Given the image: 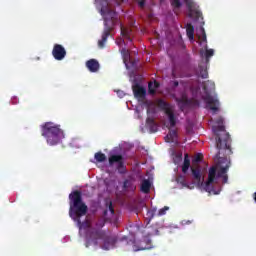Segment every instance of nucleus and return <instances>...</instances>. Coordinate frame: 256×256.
Masks as SVG:
<instances>
[{"label":"nucleus","instance_id":"obj_39","mask_svg":"<svg viewBox=\"0 0 256 256\" xmlns=\"http://www.w3.org/2000/svg\"><path fill=\"white\" fill-rule=\"evenodd\" d=\"M119 95H123V92H120V94Z\"/></svg>","mask_w":256,"mask_h":256},{"label":"nucleus","instance_id":"obj_21","mask_svg":"<svg viewBox=\"0 0 256 256\" xmlns=\"http://www.w3.org/2000/svg\"><path fill=\"white\" fill-rule=\"evenodd\" d=\"M176 182L179 185H182V187H187L188 189H190L189 184L187 183V178L184 175H178L176 177Z\"/></svg>","mask_w":256,"mask_h":256},{"label":"nucleus","instance_id":"obj_1","mask_svg":"<svg viewBox=\"0 0 256 256\" xmlns=\"http://www.w3.org/2000/svg\"><path fill=\"white\" fill-rule=\"evenodd\" d=\"M217 126H213L212 130L216 136V148L218 150L215 155V159L218 160L217 166H212L208 170V179L204 185V190L206 193H211L213 195H219L221 190L215 189L214 185H219V179H222V184L225 185L229 182V175H227L229 168L231 167V159L227 158L229 155H233V150L231 149V136L225 130L223 125V117L216 119Z\"/></svg>","mask_w":256,"mask_h":256},{"label":"nucleus","instance_id":"obj_7","mask_svg":"<svg viewBox=\"0 0 256 256\" xmlns=\"http://www.w3.org/2000/svg\"><path fill=\"white\" fill-rule=\"evenodd\" d=\"M188 9V17L195 19V21L203 20V13L199 10V6L195 3V0H184Z\"/></svg>","mask_w":256,"mask_h":256},{"label":"nucleus","instance_id":"obj_14","mask_svg":"<svg viewBox=\"0 0 256 256\" xmlns=\"http://www.w3.org/2000/svg\"><path fill=\"white\" fill-rule=\"evenodd\" d=\"M166 141L167 143H177V130H169Z\"/></svg>","mask_w":256,"mask_h":256},{"label":"nucleus","instance_id":"obj_16","mask_svg":"<svg viewBox=\"0 0 256 256\" xmlns=\"http://www.w3.org/2000/svg\"><path fill=\"white\" fill-rule=\"evenodd\" d=\"M189 167H191V159H189V154L184 155V162L182 165V173H187L189 171Z\"/></svg>","mask_w":256,"mask_h":256},{"label":"nucleus","instance_id":"obj_24","mask_svg":"<svg viewBox=\"0 0 256 256\" xmlns=\"http://www.w3.org/2000/svg\"><path fill=\"white\" fill-rule=\"evenodd\" d=\"M205 25V22H202V25L200 26V33L202 36H199V39H201L204 43L207 42V34L205 33V28L203 27Z\"/></svg>","mask_w":256,"mask_h":256},{"label":"nucleus","instance_id":"obj_22","mask_svg":"<svg viewBox=\"0 0 256 256\" xmlns=\"http://www.w3.org/2000/svg\"><path fill=\"white\" fill-rule=\"evenodd\" d=\"M94 158L96 159V161L98 163H103V162L107 161V156L102 152L95 153Z\"/></svg>","mask_w":256,"mask_h":256},{"label":"nucleus","instance_id":"obj_38","mask_svg":"<svg viewBox=\"0 0 256 256\" xmlns=\"http://www.w3.org/2000/svg\"><path fill=\"white\" fill-rule=\"evenodd\" d=\"M122 53H127V50H125V49H122Z\"/></svg>","mask_w":256,"mask_h":256},{"label":"nucleus","instance_id":"obj_17","mask_svg":"<svg viewBox=\"0 0 256 256\" xmlns=\"http://www.w3.org/2000/svg\"><path fill=\"white\" fill-rule=\"evenodd\" d=\"M157 89H159V82H157V81L149 82L148 93L150 95H155V93H157Z\"/></svg>","mask_w":256,"mask_h":256},{"label":"nucleus","instance_id":"obj_18","mask_svg":"<svg viewBox=\"0 0 256 256\" xmlns=\"http://www.w3.org/2000/svg\"><path fill=\"white\" fill-rule=\"evenodd\" d=\"M166 115L168 116L170 127H175L177 125V119L175 118V114L172 110H166Z\"/></svg>","mask_w":256,"mask_h":256},{"label":"nucleus","instance_id":"obj_32","mask_svg":"<svg viewBox=\"0 0 256 256\" xmlns=\"http://www.w3.org/2000/svg\"><path fill=\"white\" fill-rule=\"evenodd\" d=\"M145 242H147V245L144 249H151V240L149 238L144 239Z\"/></svg>","mask_w":256,"mask_h":256},{"label":"nucleus","instance_id":"obj_36","mask_svg":"<svg viewBox=\"0 0 256 256\" xmlns=\"http://www.w3.org/2000/svg\"><path fill=\"white\" fill-rule=\"evenodd\" d=\"M127 183H129V181L126 180V181L124 182V187H125V188H127Z\"/></svg>","mask_w":256,"mask_h":256},{"label":"nucleus","instance_id":"obj_29","mask_svg":"<svg viewBox=\"0 0 256 256\" xmlns=\"http://www.w3.org/2000/svg\"><path fill=\"white\" fill-rule=\"evenodd\" d=\"M183 161V154H176L174 157L175 165H179Z\"/></svg>","mask_w":256,"mask_h":256},{"label":"nucleus","instance_id":"obj_13","mask_svg":"<svg viewBox=\"0 0 256 256\" xmlns=\"http://www.w3.org/2000/svg\"><path fill=\"white\" fill-rule=\"evenodd\" d=\"M86 67L91 73H97L99 71V61L90 59L86 62Z\"/></svg>","mask_w":256,"mask_h":256},{"label":"nucleus","instance_id":"obj_5","mask_svg":"<svg viewBox=\"0 0 256 256\" xmlns=\"http://www.w3.org/2000/svg\"><path fill=\"white\" fill-rule=\"evenodd\" d=\"M41 135L46 138L48 145H59L65 139V132L60 125L53 122H46L41 127Z\"/></svg>","mask_w":256,"mask_h":256},{"label":"nucleus","instance_id":"obj_33","mask_svg":"<svg viewBox=\"0 0 256 256\" xmlns=\"http://www.w3.org/2000/svg\"><path fill=\"white\" fill-rule=\"evenodd\" d=\"M127 59H129V52H127L126 57L124 58V63L126 65L127 69H129L130 66H129V64H127Z\"/></svg>","mask_w":256,"mask_h":256},{"label":"nucleus","instance_id":"obj_20","mask_svg":"<svg viewBox=\"0 0 256 256\" xmlns=\"http://www.w3.org/2000/svg\"><path fill=\"white\" fill-rule=\"evenodd\" d=\"M186 33L188 39H190V41H193L195 35V27H193L191 24H187Z\"/></svg>","mask_w":256,"mask_h":256},{"label":"nucleus","instance_id":"obj_37","mask_svg":"<svg viewBox=\"0 0 256 256\" xmlns=\"http://www.w3.org/2000/svg\"><path fill=\"white\" fill-rule=\"evenodd\" d=\"M253 199L256 202V192L253 194Z\"/></svg>","mask_w":256,"mask_h":256},{"label":"nucleus","instance_id":"obj_15","mask_svg":"<svg viewBox=\"0 0 256 256\" xmlns=\"http://www.w3.org/2000/svg\"><path fill=\"white\" fill-rule=\"evenodd\" d=\"M140 190L142 193H149L151 191V181L144 179L141 183Z\"/></svg>","mask_w":256,"mask_h":256},{"label":"nucleus","instance_id":"obj_6","mask_svg":"<svg viewBox=\"0 0 256 256\" xmlns=\"http://www.w3.org/2000/svg\"><path fill=\"white\" fill-rule=\"evenodd\" d=\"M203 91L205 93L203 100L205 101L208 109L213 111V113H217V111H219V100L211 96V93L215 91V82L211 80L203 82Z\"/></svg>","mask_w":256,"mask_h":256},{"label":"nucleus","instance_id":"obj_28","mask_svg":"<svg viewBox=\"0 0 256 256\" xmlns=\"http://www.w3.org/2000/svg\"><path fill=\"white\" fill-rule=\"evenodd\" d=\"M170 3L174 9H180L181 7V0H170Z\"/></svg>","mask_w":256,"mask_h":256},{"label":"nucleus","instance_id":"obj_9","mask_svg":"<svg viewBox=\"0 0 256 256\" xmlns=\"http://www.w3.org/2000/svg\"><path fill=\"white\" fill-rule=\"evenodd\" d=\"M52 55L56 61H63L64 57L67 56V50L61 44H55L52 50Z\"/></svg>","mask_w":256,"mask_h":256},{"label":"nucleus","instance_id":"obj_30","mask_svg":"<svg viewBox=\"0 0 256 256\" xmlns=\"http://www.w3.org/2000/svg\"><path fill=\"white\" fill-rule=\"evenodd\" d=\"M167 211H169V206H164L163 208H161L158 212L159 217L165 215Z\"/></svg>","mask_w":256,"mask_h":256},{"label":"nucleus","instance_id":"obj_4","mask_svg":"<svg viewBox=\"0 0 256 256\" xmlns=\"http://www.w3.org/2000/svg\"><path fill=\"white\" fill-rule=\"evenodd\" d=\"M69 205V216L77 223L79 229L89 227V221L87 219L81 222V218L85 217L87 211H89L87 204L83 202V194L81 191L76 190L69 194Z\"/></svg>","mask_w":256,"mask_h":256},{"label":"nucleus","instance_id":"obj_26","mask_svg":"<svg viewBox=\"0 0 256 256\" xmlns=\"http://www.w3.org/2000/svg\"><path fill=\"white\" fill-rule=\"evenodd\" d=\"M214 55H215V50L206 49V52H205L206 62L209 63V58L213 57Z\"/></svg>","mask_w":256,"mask_h":256},{"label":"nucleus","instance_id":"obj_23","mask_svg":"<svg viewBox=\"0 0 256 256\" xmlns=\"http://www.w3.org/2000/svg\"><path fill=\"white\" fill-rule=\"evenodd\" d=\"M201 161H203V154L198 153L194 156V158L192 159V165L193 167H197V165H199V163H201Z\"/></svg>","mask_w":256,"mask_h":256},{"label":"nucleus","instance_id":"obj_8","mask_svg":"<svg viewBox=\"0 0 256 256\" xmlns=\"http://www.w3.org/2000/svg\"><path fill=\"white\" fill-rule=\"evenodd\" d=\"M108 163L110 167L116 164V169L119 173H125V159L121 154H114L109 156Z\"/></svg>","mask_w":256,"mask_h":256},{"label":"nucleus","instance_id":"obj_19","mask_svg":"<svg viewBox=\"0 0 256 256\" xmlns=\"http://www.w3.org/2000/svg\"><path fill=\"white\" fill-rule=\"evenodd\" d=\"M157 107H159V109H162V111H165V113H167V111H171V109L169 108V104L163 99L157 100Z\"/></svg>","mask_w":256,"mask_h":256},{"label":"nucleus","instance_id":"obj_25","mask_svg":"<svg viewBox=\"0 0 256 256\" xmlns=\"http://www.w3.org/2000/svg\"><path fill=\"white\" fill-rule=\"evenodd\" d=\"M110 212V215H115V208H113V202L108 203V209L104 210V215Z\"/></svg>","mask_w":256,"mask_h":256},{"label":"nucleus","instance_id":"obj_11","mask_svg":"<svg viewBox=\"0 0 256 256\" xmlns=\"http://www.w3.org/2000/svg\"><path fill=\"white\" fill-rule=\"evenodd\" d=\"M191 171H192V177L194 179V181H196V183L198 185H201V166L197 165V166H192L191 167Z\"/></svg>","mask_w":256,"mask_h":256},{"label":"nucleus","instance_id":"obj_35","mask_svg":"<svg viewBox=\"0 0 256 256\" xmlns=\"http://www.w3.org/2000/svg\"><path fill=\"white\" fill-rule=\"evenodd\" d=\"M173 85H174V87H179V81H174Z\"/></svg>","mask_w":256,"mask_h":256},{"label":"nucleus","instance_id":"obj_12","mask_svg":"<svg viewBox=\"0 0 256 256\" xmlns=\"http://www.w3.org/2000/svg\"><path fill=\"white\" fill-rule=\"evenodd\" d=\"M146 127L149 128L150 133H157V131H159V125L155 122V119L151 117L146 119Z\"/></svg>","mask_w":256,"mask_h":256},{"label":"nucleus","instance_id":"obj_3","mask_svg":"<svg viewBox=\"0 0 256 256\" xmlns=\"http://www.w3.org/2000/svg\"><path fill=\"white\" fill-rule=\"evenodd\" d=\"M101 15H103L104 19V30L102 33V38L98 41L99 49L105 48V43H107V39L109 35H111V31L115 29V25L119 24V17H117V12L115 10L109 9L108 7L101 9ZM120 31L122 37L129 39L131 41V29L125 28L123 24L120 23Z\"/></svg>","mask_w":256,"mask_h":256},{"label":"nucleus","instance_id":"obj_2","mask_svg":"<svg viewBox=\"0 0 256 256\" xmlns=\"http://www.w3.org/2000/svg\"><path fill=\"white\" fill-rule=\"evenodd\" d=\"M103 227H105V218H99L95 223V227H91L88 222V226L82 228L87 229L86 247H89V245H98V241L101 239V241H103L102 249L105 251H109V249H115L117 237L111 234V232L103 230Z\"/></svg>","mask_w":256,"mask_h":256},{"label":"nucleus","instance_id":"obj_10","mask_svg":"<svg viewBox=\"0 0 256 256\" xmlns=\"http://www.w3.org/2000/svg\"><path fill=\"white\" fill-rule=\"evenodd\" d=\"M132 90L134 93V97L138 99L139 101L145 100V97H147V89L145 87L139 85V84H134L132 86Z\"/></svg>","mask_w":256,"mask_h":256},{"label":"nucleus","instance_id":"obj_31","mask_svg":"<svg viewBox=\"0 0 256 256\" xmlns=\"http://www.w3.org/2000/svg\"><path fill=\"white\" fill-rule=\"evenodd\" d=\"M155 211L156 210H148L147 212V217H149V219H153V217H155Z\"/></svg>","mask_w":256,"mask_h":256},{"label":"nucleus","instance_id":"obj_27","mask_svg":"<svg viewBox=\"0 0 256 256\" xmlns=\"http://www.w3.org/2000/svg\"><path fill=\"white\" fill-rule=\"evenodd\" d=\"M200 69V77L202 79H207V77H209V72H207V69L203 68V67H199Z\"/></svg>","mask_w":256,"mask_h":256},{"label":"nucleus","instance_id":"obj_34","mask_svg":"<svg viewBox=\"0 0 256 256\" xmlns=\"http://www.w3.org/2000/svg\"><path fill=\"white\" fill-rule=\"evenodd\" d=\"M138 5H139V7H141V9H143V7H145V0H140L138 2Z\"/></svg>","mask_w":256,"mask_h":256}]
</instances>
